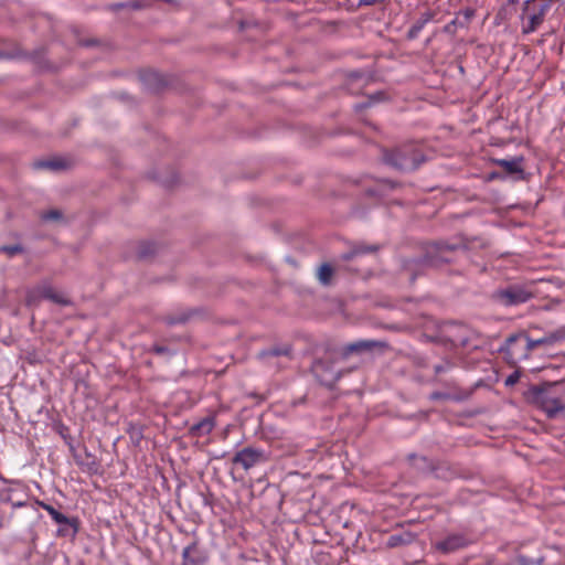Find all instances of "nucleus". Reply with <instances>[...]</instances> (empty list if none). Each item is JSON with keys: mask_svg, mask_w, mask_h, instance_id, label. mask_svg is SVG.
<instances>
[{"mask_svg": "<svg viewBox=\"0 0 565 565\" xmlns=\"http://www.w3.org/2000/svg\"><path fill=\"white\" fill-rule=\"evenodd\" d=\"M445 337L455 347L477 349L480 347L479 333L462 323H450L444 330Z\"/></svg>", "mask_w": 565, "mask_h": 565, "instance_id": "obj_1", "label": "nucleus"}, {"mask_svg": "<svg viewBox=\"0 0 565 565\" xmlns=\"http://www.w3.org/2000/svg\"><path fill=\"white\" fill-rule=\"evenodd\" d=\"M532 297V290L522 284H512L493 292V299L504 307L525 303Z\"/></svg>", "mask_w": 565, "mask_h": 565, "instance_id": "obj_2", "label": "nucleus"}, {"mask_svg": "<svg viewBox=\"0 0 565 565\" xmlns=\"http://www.w3.org/2000/svg\"><path fill=\"white\" fill-rule=\"evenodd\" d=\"M551 9L550 2L535 3L527 0L524 3L523 12L526 13V21L522 24V33L530 34L543 23L545 14Z\"/></svg>", "mask_w": 565, "mask_h": 565, "instance_id": "obj_3", "label": "nucleus"}, {"mask_svg": "<svg viewBox=\"0 0 565 565\" xmlns=\"http://www.w3.org/2000/svg\"><path fill=\"white\" fill-rule=\"evenodd\" d=\"M268 459V454L264 449L245 447L235 454L232 461L235 465L242 466L244 470H249L255 466L266 463Z\"/></svg>", "mask_w": 565, "mask_h": 565, "instance_id": "obj_4", "label": "nucleus"}, {"mask_svg": "<svg viewBox=\"0 0 565 565\" xmlns=\"http://www.w3.org/2000/svg\"><path fill=\"white\" fill-rule=\"evenodd\" d=\"M534 398L550 418H554L559 412L565 411V405L548 388L536 390Z\"/></svg>", "mask_w": 565, "mask_h": 565, "instance_id": "obj_5", "label": "nucleus"}, {"mask_svg": "<svg viewBox=\"0 0 565 565\" xmlns=\"http://www.w3.org/2000/svg\"><path fill=\"white\" fill-rule=\"evenodd\" d=\"M521 338L525 339L526 351L529 352L533 351L535 348L540 345L553 344L558 339L555 334L545 335L535 340L529 338L525 334H512L505 340V343L500 348V351L509 352L511 350V345Z\"/></svg>", "mask_w": 565, "mask_h": 565, "instance_id": "obj_6", "label": "nucleus"}, {"mask_svg": "<svg viewBox=\"0 0 565 565\" xmlns=\"http://www.w3.org/2000/svg\"><path fill=\"white\" fill-rule=\"evenodd\" d=\"M384 161L399 170H414L417 166L415 159L407 156L403 150L396 149L384 154Z\"/></svg>", "mask_w": 565, "mask_h": 565, "instance_id": "obj_7", "label": "nucleus"}, {"mask_svg": "<svg viewBox=\"0 0 565 565\" xmlns=\"http://www.w3.org/2000/svg\"><path fill=\"white\" fill-rule=\"evenodd\" d=\"M384 347V343L375 340H359L343 348V355L349 356L353 353L372 352L376 348Z\"/></svg>", "mask_w": 565, "mask_h": 565, "instance_id": "obj_8", "label": "nucleus"}, {"mask_svg": "<svg viewBox=\"0 0 565 565\" xmlns=\"http://www.w3.org/2000/svg\"><path fill=\"white\" fill-rule=\"evenodd\" d=\"M34 292L38 297L47 299L57 305L66 306L70 303V300L64 294L56 291L52 286L47 284L39 286Z\"/></svg>", "mask_w": 565, "mask_h": 565, "instance_id": "obj_9", "label": "nucleus"}, {"mask_svg": "<svg viewBox=\"0 0 565 565\" xmlns=\"http://www.w3.org/2000/svg\"><path fill=\"white\" fill-rule=\"evenodd\" d=\"M204 562V557L200 552L196 543H192L184 547L182 552V564L183 565H201Z\"/></svg>", "mask_w": 565, "mask_h": 565, "instance_id": "obj_10", "label": "nucleus"}, {"mask_svg": "<svg viewBox=\"0 0 565 565\" xmlns=\"http://www.w3.org/2000/svg\"><path fill=\"white\" fill-rule=\"evenodd\" d=\"M436 255H433L430 252L428 253L427 257H426V262L429 263L430 265H436L438 264L439 262L440 263H447L449 262V257L446 255L447 252L449 250H454L455 249V246L452 245H447V244H437L436 246Z\"/></svg>", "mask_w": 565, "mask_h": 565, "instance_id": "obj_11", "label": "nucleus"}, {"mask_svg": "<svg viewBox=\"0 0 565 565\" xmlns=\"http://www.w3.org/2000/svg\"><path fill=\"white\" fill-rule=\"evenodd\" d=\"M324 369V364L322 362H317L313 365V371L316 373V376L318 380L327 386H332L340 377L339 373L333 371H326V374L321 373V371Z\"/></svg>", "mask_w": 565, "mask_h": 565, "instance_id": "obj_12", "label": "nucleus"}, {"mask_svg": "<svg viewBox=\"0 0 565 565\" xmlns=\"http://www.w3.org/2000/svg\"><path fill=\"white\" fill-rule=\"evenodd\" d=\"M215 426L212 417H205L191 427V434L195 436H203L210 434Z\"/></svg>", "mask_w": 565, "mask_h": 565, "instance_id": "obj_13", "label": "nucleus"}, {"mask_svg": "<svg viewBox=\"0 0 565 565\" xmlns=\"http://www.w3.org/2000/svg\"><path fill=\"white\" fill-rule=\"evenodd\" d=\"M476 10L472 8H466L460 10L455 19L451 21V24H454L457 28H466L470 21L475 18Z\"/></svg>", "mask_w": 565, "mask_h": 565, "instance_id": "obj_14", "label": "nucleus"}, {"mask_svg": "<svg viewBox=\"0 0 565 565\" xmlns=\"http://www.w3.org/2000/svg\"><path fill=\"white\" fill-rule=\"evenodd\" d=\"M67 167L65 160L61 158L52 159V160H43L34 163L35 169H50L53 171L62 170Z\"/></svg>", "mask_w": 565, "mask_h": 565, "instance_id": "obj_15", "label": "nucleus"}, {"mask_svg": "<svg viewBox=\"0 0 565 565\" xmlns=\"http://www.w3.org/2000/svg\"><path fill=\"white\" fill-rule=\"evenodd\" d=\"M463 537L461 536H449L445 541L438 544V548L444 552H452L461 546H463Z\"/></svg>", "mask_w": 565, "mask_h": 565, "instance_id": "obj_16", "label": "nucleus"}, {"mask_svg": "<svg viewBox=\"0 0 565 565\" xmlns=\"http://www.w3.org/2000/svg\"><path fill=\"white\" fill-rule=\"evenodd\" d=\"M433 19V13L426 11L420 14V17L414 22L409 30V35L414 38L417 33H419L424 26Z\"/></svg>", "mask_w": 565, "mask_h": 565, "instance_id": "obj_17", "label": "nucleus"}, {"mask_svg": "<svg viewBox=\"0 0 565 565\" xmlns=\"http://www.w3.org/2000/svg\"><path fill=\"white\" fill-rule=\"evenodd\" d=\"M333 268L329 264H322L317 271L318 280L323 286H328L331 284Z\"/></svg>", "mask_w": 565, "mask_h": 565, "instance_id": "obj_18", "label": "nucleus"}, {"mask_svg": "<svg viewBox=\"0 0 565 565\" xmlns=\"http://www.w3.org/2000/svg\"><path fill=\"white\" fill-rule=\"evenodd\" d=\"M43 509L50 514L52 520L61 525H66L71 523V520L60 511H57L54 507L50 504H42Z\"/></svg>", "mask_w": 565, "mask_h": 565, "instance_id": "obj_19", "label": "nucleus"}, {"mask_svg": "<svg viewBox=\"0 0 565 565\" xmlns=\"http://www.w3.org/2000/svg\"><path fill=\"white\" fill-rule=\"evenodd\" d=\"M520 161L521 160L501 159V160L498 161V163H499V166L504 168V170L507 172H509V173H519V172H522V168H521Z\"/></svg>", "mask_w": 565, "mask_h": 565, "instance_id": "obj_20", "label": "nucleus"}, {"mask_svg": "<svg viewBox=\"0 0 565 565\" xmlns=\"http://www.w3.org/2000/svg\"><path fill=\"white\" fill-rule=\"evenodd\" d=\"M23 250L22 246L20 244L14 245H4L0 247V253H4L9 256H14Z\"/></svg>", "mask_w": 565, "mask_h": 565, "instance_id": "obj_21", "label": "nucleus"}, {"mask_svg": "<svg viewBox=\"0 0 565 565\" xmlns=\"http://www.w3.org/2000/svg\"><path fill=\"white\" fill-rule=\"evenodd\" d=\"M408 541L404 539L402 534H393L388 537L387 545L390 547H395L402 544L407 543Z\"/></svg>", "mask_w": 565, "mask_h": 565, "instance_id": "obj_22", "label": "nucleus"}, {"mask_svg": "<svg viewBox=\"0 0 565 565\" xmlns=\"http://www.w3.org/2000/svg\"><path fill=\"white\" fill-rule=\"evenodd\" d=\"M62 217V213L57 210H52L43 214V218L45 221H55L60 220Z\"/></svg>", "mask_w": 565, "mask_h": 565, "instance_id": "obj_23", "label": "nucleus"}, {"mask_svg": "<svg viewBox=\"0 0 565 565\" xmlns=\"http://www.w3.org/2000/svg\"><path fill=\"white\" fill-rule=\"evenodd\" d=\"M519 373L518 372H514L512 374H510L507 379H505V385L507 386H511V385H514L518 381H519Z\"/></svg>", "mask_w": 565, "mask_h": 565, "instance_id": "obj_24", "label": "nucleus"}, {"mask_svg": "<svg viewBox=\"0 0 565 565\" xmlns=\"http://www.w3.org/2000/svg\"><path fill=\"white\" fill-rule=\"evenodd\" d=\"M154 351L159 354H162V353H166L168 351V349L166 347L157 345V347H154Z\"/></svg>", "mask_w": 565, "mask_h": 565, "instance_id": "obj_25", "label": "nucleus"}, {"mask_svg": "<svg viewBox=\"0 0 565 565\" xmlns=\"http://www.w3.org/2000/svg\"><path fill=\"white\" fill-rule=\"evenodd\" d=\"M365 252H366V250H360V249H358V250H354L352 254H348V255H345V256H344V258H345V259H349L353 254H361V253H365Z\"/></svg>", "mask_w": 565, "mask_h": 565, "instance_id": "obj_26", "label": "nucleus"}, {"mask_svg": "<svg viewBox=\"0 0 565 565\" xmlns=\"http://www.w3.org/2000/svg\"><path fill=\"white\" fill-rule=\"evenodd\" d=\"M435 371H436V373H440V372H444V371H445V369H444V366H441V365H436V366H435Z\"/></svg>", "mask_w": 565, "mask_h": 565, "instance_id": "obj_27", "label": "nucleus"}, {"mask_svg": "<svg viewBox=\"0 0 565 565\" xmlns=\"http://www.w3.org/2000/svg\"><path fill=\"white\" fill-rule=\"evenodd\" d=\"M280 353H281V352H279V351H277V350L271 351V354H274V355H279Z\"/></svg>", "mask_w": 565, "mask_h": 565, "instance_id": "obj_28", "label": "nucleus"}]
</instances>
